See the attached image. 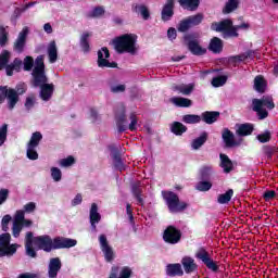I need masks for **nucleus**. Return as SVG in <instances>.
Returning a JSON list of instances; mask_svg holds the SVG:
<instances>
[{"instance_id":"nucleus-17","label":"nucleus","mask_w":278,"mask_h":278,"mask_svg":"<svg viewBox=\"0 0 278 278\" xmlns=\"http://www.w3.org/2000/svg\"><path fill=\"white\" fill-rule=\"evenodd\" d=\"M109 278H131V267L113 265Z\"/></svg>"},{"instance_id":"nucleus-42","label":"nucleus","mask_w":278,"mask_h":278,"mask_svg":"<svg viewBox=\"0 0 278 278\" xmlns=\"http://www.w3.org/2000/svg\"><path fill=\"white\" fill-rule=\"evenodd\" d=\"M12 58V53L8 50H3L0 53V71L5 68V72L8 73V62H10V59Z\"/></svg>"},{"instance_id":"nucleus-26","label":"nucleus","mask_w":278,"mask_h":278,"mask_svg":"<svg viewBox=\"0 0 278 278\" xmlns=\"http://www.w3.org/2000/svg\"><path fill=\"white\" fill-rule=\"evenodd\" d=\"M25 249L28 257H36V250H34V232L31 231L26 232Z\"/></svg>"},{"instance_id":"nucleus-14","label":"nucleus","mask_w":278,"mask_h":278,"mask_svg":"<svg viewBox=\"0 0 278 278\" xmlns=\"http://www.w3.org/2000/svg\"><path fill=\"white\" fill-rule=\"evenodd\" d=\"M33 242L35 247L41 249V251H46L47 253H51L53 251V239H51L48 235L33 237Z\"/></svg>"},{"instance_id":"nucleus-2","label":"nucleus","mask_w":278,"mask_h":278,"mask_svg":"<svg viewBox=\"0 0 278 278\" xmlns=\"http://www.w3.org/2000/svg\"><path fill=\"white\" fill-rule=\"evenodd\" d=\"M36 212V203L28 202L23 206V210H17L13 216L12 236L18 238L23 229L34 227V220L25 218V214H34Z\"/></svg>"},{"instance_id":"nucleus-1","label":"nucleus","mask_w":278,"mask_h":278,"mask_svg":"<svg viewBox=\"0 0 278 278\" xmlns=\"http://www.w3.org/2000/svg\"><path fill=\"white\" fill-rule=\"evenodd\" d=\"M33 86L40 88L39 97L43 101H51L53 92L55 91V85L48 84L49 78L45 73V55H39L35 60V67L31 73Z\"/></svg>"},{"instance_id":"nucleus-15","label":"nucleus","mask_w":278,"mask_h":278,"mask_svg":"<svg viewBox=\"0 0 278 278\" xmlns=\"http://www.w3.org/2000/svg\"><path fill=\"white\" fill-rule=\"evenodd\" d=\"M77 247V240L64 237H56L52 239V251H58L60 249H73Z\"/></svg>"},{"instance_id":"nucleus-58","label":"nucleus","mask_w":278,"mask_h":278,"mask_svg":"<svg viewBox=\"0 0 278 278\" xmlns=\"http://www.w3.org/2000/svg\"><path fill=\"white\" fill-rule=\"evenodd\" d=\"M126 89H127V87L125 85H123V84L111 86V92H113L114 94H118L121 92H125Z\"/></svg>"},{"instance_id":"nucleus-33","label":"nucleus","mask_w":278,"mask_h":278,"mask_svg":"<svg viewBox=\"0 0 278 278\" xmlns=\"http://www.w3.org/2000/svg\"><path fill=\"white\" fill-rule=\"evenodd\" d=\"M188 49L189 51H191L193 55H204V53L207 52L205 48H201V46L199 45V41L197 40H190L188 42Z\"/></svg>"},{"instance_id":"nucleus-47","label":"nucleus","mask_w":278,"mask_h":278,"mask_svg":"<svg viewBox=\"0 0 278 278\" xmlns=\"http://www.w3.org/2000/svg\"><path fill=\"white\" fill-rule=\"evenodd\" d=\"M200 175L203 179H211L214 175V167L205 165L200 169Z\"/></svg>"},{"instance_id":"nucleus-40","label":"nucleus","mask_w":278,"mask_h":278,"mask_svg":"<svg viewBox=\"0 0 278 278\" xmlns=\"http://www.w3.org/2000/svg\"><path fill=\"white\" fill-rule=\"evenodd\" d=\"M21 66H23V61L21 59H15L13 63L7 66V75L12 77V75H14V71H21Z\"/></svg>"},{"instance_id":"nucleus-43","label":"nucleus","mask_w":278,"mask_h":278,"mask_svg":"<svg viewBox=\"0 0 278 278\" xmlns=\"http://www.w3.org/2000/svg\"><path fill=\"white\" fill-rule=\"evenodd\" d=\"M136 14L142 16L143 21H149L151 14L149 13V9L144 4H137L134 8Z\"/></svg>"},{"instance_id":"nucleus-32","label":"nucleus","mask_w":278,"mask_h":278,"mask_svg":"<svg viewBox=\"0 0 278 278\" xmlns=\"http://www.w3.org/2000/svg\"><path fill=\"white\" fill-rule=\"evenodd\" d=\"M169 101L176 108H191L192 106V100H190L188 98L173 97L169 99Z\"/></svg>"},{"instance_id":"nucleus-31","label":"nucleus","mask_w":278,"mask_h":278,"mask_svg":"<svg viewBox=\"0 0 278 278\" xmlns=\"http://www.w3.org/2000/svg\"><path fill=\"white\" fill-rule=\"evenodd\" d=\"M92 36V34L85 31L80 35V39H79V45H80V49L81 51H84V53H88L90 51V37Z\"/></svg>"},{"instance_id":"nucleus-12","label":"nucleus","mask_w":278,"mask_h":278,"mask_svg":"<svg viewBox=\"0 0 278 278\" xmlns=\"http://www.w3.org/2000/svg\"><path fill=\"white\" fill-rule=\"evenodd\" d=\"M163 240L166 244H179L181 242V230L175 226H168L163 232Z\"/></svg>"},{"instance_id":"nucleus-48","label":"nucleus","mask_w":278,"mask_h":278,"mask_svg":"<svg viewBox=\"0 0 278 278\" xmlns=\"http://www.w3.org/2000/svg\"><path fill=\"white\" fill-rule=\"evenodd\" d=\"M191 27H195L197 25H201V23H203V14L202 13H198L195 15H191L189 17H187Z\"/></svg>"},{"instance_id":"nucleus-61","label":"nucleus","mask_w":278,"mask_h":278,"mask_svg":"<svg viewBox=\"0 0 278 278\" xmlns=\"http://www.w3.org/2000/svg\"><path fill=\"white\" fill-rule=\"evenodd\" d=\"M103 14H105V10L102 7H97L91 11L93 18H99V16H103Z\"/></svg>"},{"instance_id":"nucleus-59","label":"nucleus","mask_w":278,"mask_h":278,"mask_svg":"<svg viewBox=\"0 0 278 278\" xmlns=\"http://www.w3.org/2000/svg\"><path fill=\"white\" fill-rule=\"evenodd\" d=\"M189 27H192L188 17L181 21L178 25V31H188Z\"/></svg>"},{"instance_id":"nucleus-38","label":"nucleus","mask_w":278,"mask_h":278,"mask_svg":"<svg viewBox=\"0 0 278 278\" xmlns=\"http://www.w3.org/2000/svg\"><path fill=\"white\" fill-rule=\"evenodd\" d=\"M170 131L175 134V136H184V134L188 131V127L180 122H174L170 124Z\"/></svg>"},{"instance_id":"nucleus-20","label":"nucleus","mask_w":278,"mask_h":278,"mask_svg":"<svg viewBox=\"0 0 278 278\" xmlns=\"http://www.w3.org/2000/svg\"><path fill=\"white\" fill-rule=\"evenodd\" d=\"M109 151L111 152L114 168H116V170H125V163H123V159H121V153L118 149H116V146H109Z\"/></svg>"},{"instance_id":"nucleus-46","label":"nucleus","mask_w":278,"mask_h":278,"mask_svg":"<svg viewBox=\"0 0 278 278\" xmlns=\"http://www.w3.org/2000/svg\"><path fill=\"white\" fill-rule=\"evenodd\" d=\"M50 177L52 181H54L55 184H60V181H62V169H60L59 167H51Z\"/></svg>"},{"instance_id":"nucleus-5","label":"nucleus","mask_w":278,"mask_h":278,"mask_svg":"<svg viewBox=\"0 0 278 278\" xmlns=\"http://www.w3.org/2000/svg\"><path fill=\"white\" fill-rule=\"evenodd\" d=\"M138 36L134 34H126L113 41L114 49L117 53H130V55H136L138 51Z\"/></svg>"},{"instance_id":"nucleus-62","label":"nucleus","mask_w":278,"mask_h":278,"mask_svg":"<svg viewBox=\"0 0 278 278\" xmlns=\"http://www.w3.org/2000/svg\"><path fill=\"white\" fill-rule=\"evenodd\" d=\"M34 105H36V97L29 96L28 98H26V102H25L26 110L28 111L31 110Z\"/></svg>"},{"instance_id":"nucleus-45","label":"nucleus","mask_w":278,"mask_h":278,"mask_svg":"<svg viewBox=\"0 0 278 278\" xmlns=\"http://www.w3.org/2000/svg\"><path fill=\"white\" fill-rule=\"evenodd\" d=\"M231 197H233V190L229 189L225 193L218 195L217 203H219L220 205H225L229 203V201H231Z\"/></svg>"},{"instance_id":"nucleus-8","label":"nucleus","mask_w":278,"mask_h":278,"mask_svg":"<svg viewBox=\"0 0 278 278\" xmlns=\"http://www.w3.org/2000/svg\"><path fill=\"white\" fill-rule=\"evenodd\" d=\"M25 89L17 88V90L8 88V87H0V103H3L5 99L9 101V109L14 110L16 103H18V94H23Z\"/></svg>"},{"instance_id":"nucleus-53","label":"nucleus","mask_w":278,"mask_h":278,"mask_svg":"<svg viewBox=\"0 0 278 278\" xmlns=\"http://www.w3.org/2000/svg\"><path fill=\"white\" fill-rule=\"evenodd\" d=\"M195 189L199 190V192H207L208 190H212V182L200 181L197 184Z\"/></svg>"},{"instance_id":"nucleus-9","label":"nucleus","mask_w":278,"mask_h":278,"mask_svg":"<svg viewBox=\"0 0 278 278\" xmlns=\"http://www.w3.org/2000/svg\"><path fill=\"white\" fill-rule=\"evenodd\" d=\"M42 142V132L36 131L30 136L29 141L26 144V157L33 162L38 160V147Z\"/></svg>"},{"instance_id":"nucleus-55","label":"nucleus","mask_w":278,"mask_h":278,"mask_svg":"<svg viewBox=\"0 0 278 278\" xmlns=\"http://www.w3.org/2000/svg\"><path fill=\"white\" fill-rule=\"evenodd\" d=\"M24 64V71H34L36 68V63H34V58L31 56H26L23 61Z\"/></svg>"},{"instance_id":"nucleus-64","label":"nucleus","mask_w":278,"mask_h":278,"mask_svg":"<svg viewBox=\"0 0 278 278\" xmlns=\"http://www.w3.org/2000/svg\"><path fill=\"white\" fill-rule=\"evenodd\" d=\"M10 191L8 189H0V205H3L8 201Z\"/></svg>"},{"instance_id":"nucleus-28","label":"nucleus","mask_w":278,"mask_h":278,"mask_svg":"<svg viewBox=\"0 0 278 278\" xmlns=\"http://www.w3.org/2000/svg\"><path fill=\"white\" fill-rule=\"evenodd\" d=\"M131 192L137 199L138 205H144V199L142 198V182L137 181L131 185Z\"/></svg>"},{"instance_id":"nucleus-49","label":"nucleus","mask_w":278,"mask_h":278,"mask_svg":"<svg viewBox=\"0 0 278 278\" xmlns=\"http://www.w3.org/2000/svg\"><path fill=\"white\" fill-rule=\"evenodd\" d=\"M239 3L240 2L238 0H229L224 9V14H230L233 10H238Z\"/></svg>"},{"instance_id":"nucleus-37","label":"nucleus","mask_w":278,"mask_h":278,"mask_svg":"<svg viewBox=\"0 0 278 278\" xmlns=\"http://www.w3.org/2000/svg\"><path fill=\"white\" fill-rule=\"evenodd\" d=\"M208 50H211L212 53H220L223 51V40L218 37L211 39Z\"/></svg>"},{"instance_id":"nucleus-39","label":"nucleus","mask_w":278,"mask_h":278,"mask_svg":"<svg viewBox=\"0 0 278 278\" xmlns=\"http://www.w3.org/2000/svg\"><path fill=\"white\" fill-rule=\"evenodd\" d=\"M266 79H264L262 75L254 78V90H256V92H260L261 94L266 92Z\"/></svg>"},{"instance_id":"nucleus-11","label":"nucleus","mask_w":278,"mask_h":278,"mask_svg":"<svg viewBox=\"0 0 278 278\" xmlns=\"http://www.w3.org/2000/svg\"><path fill=\"white\" fill-rule=\"evenodd\" d=\"M98 242L101 253L104 257V262H108V264H112V262L116 260V252L114 251V248L110 244L108 236H105V233L99 235Z\"/></svg>"},{"instance_id":"nucleus-16","label":"nucleus","mask_w":278,"mask_h":278,"mask_svg":"<svg viewBox=\"0 0 278 278\" xmlns=\"http://www.w3.org/2000/svg\"><path fill=\"white\" fill-rule=\"evenodd\" d=\"M29 29L27 27L23 28L14 41L13 49L16 53H23L25 51V45H27V35Z\"/></svg>"},{"instance_id":"nucleus-10","label":"nucleus","mask_w":278,"mask_h":278,"mask_svg":"<svg viewBox=\"0 0 278 278\" xmlns=\"http://www.w3.org/2000/svg\"><path fill=\"white\" fill-rule=\"evenodd\" d=\"M12 236L8 232L0 235V257H12L18 249V244L12 243Z\"/></svg>"},{"instance_id":"nucleus-3","label":"nucleus","mask_w":278,"mask_h":278,"mask_svg":"<svg viewBox=\"0 0 278 278\" xmlns=\"http://www.w3.org/2000/svg\"><path fill=\"white\" fill-rule=\"evenodd\" d=\"M128 118L129 123L127 122V109L123 104H119L115 111V123L119 134L127 131V129H129V131H137L138 127H140L136 113H130Z\"/></svg>"},{"instance_id":"nucleus-24","label":"nucleus","mask_w":278,"mask_h":278,"mask_svg":"<svg viewBox=\"0 0 278 278\" xmlns=\"http://www.w3.org/2000/svg\"><path fill=\"white\" fill-rule=\"evenodd\" d=\"M172 90L174 92H178V94H184L185 97H190L192 92H194V83L190 84H180V85H173Z\"/></svg>"},{"instance_id":"nucleus-63","label":"nucleus","mask_w":278,"mask_h":278,"mask_svg":"<svg viewBox=\"0 0 278 278\" xmlns=\"http://www.w3.org/2000/svg\"><path fill=\"white\" fill-rule=\"evenodd\" d=\"M11 220H12V215H4L2 217L1 225L4 231H8V225H10Z\"/></svg>"},{"instance_id":"nucleus-30","label":"nucleus","mask_w":278,"mask_h":278,"mask_svg":"<svg viewBox=\"0 0 278 278\" xmlns=\"http://www.w3.org/2000/svg\"><path fill=\"white\" fill-rule=\"evenodd\" d=\"M220 160V168H223L224 173L229 174L231 170H233V162L229 160V156L227 154H219Z\"/></svg>"},{"instance_id":"nucleus-18","label":"nucleus","mask_w":278,"mask_h":278,"mask_svg":"<svg viewBox=\"0 0 278 278\" xmlns=\"http://www.w3.org/2000/svg\"><path fill=\"white\" fill-rule=\"evenodd\" d=\"M62 270V260L60 257H52L48 263V277L58 278V273Z\"/></svg>"},{"instance_id":"nucleus-22","label":"nucleus","mask_w":278,"mask_h":278,"mask_svg":"<svg viewBox=\"0 0 278 278\" xmlns=\"http://www.w3.org/2000/svg\"><path fill=\"white\" fill-rule=\"evenodd\" d=\"M89 218H90L91 229H93V231H97V225L101 223V214L99 213V206L97 205V203L91 204Z\"/></svg>"},{"instance_id":"nucleus-50","label":"nucleus","mask_w":278,"mask_h":278,"mask_svg":"<svg viewBox=\"0 0 278 278\" xmlns=\"http://www.w3.org/2000/svg\"><path fill=\"white\" fill-rule=\"evenodd\" d=\"M213 88H220L227 84V76H218L211 81Z\"/></svg>"},{"instance_id":"nucleus-52","label":"nucleus","mask_w":278,"mask_h":278,"mask_svg":"<svg viewBox=\"0 0 278 278\" xmlns=\"http://www.w3.org/2000/svg\"><path fill=\"white\" fill-rule=\"evenodd\" d=\"M73 164H75V157L73 156H67L59 161V166H61V168H68L73 166Z\"/></svg>"},{"instance_id":"nucleus-36","label":"nucleus","mask_w":278,"mask_h":278,"mask_svg":"<svg viewBox=\"0 0 278 278\" xmlns=\"http://www.w3.org/2000/svg\"><path fill=\"white\" fill-rule=\"evenodd\" d=\"M178 3L184 8V10H190L194 12L201 3V0H178Z\"/></svg>"},{"instance_id":"nucleus-34","label":"nucleus","mask_w":278,"mask_h":278,"mask_svg":"<svg viewBox=\"0 0 278 278\" xmlns=\"http://www.w3.org/2000/svg\"><path fill=\"white\" fill-rule=\"evenodd\" d=\"M207 142V132L203 131L198 138L193 139L191 142L192 151H199L203 144Z\"/></svg>"},{"instance_id":"nucleus-60","label":"nucleus","mask_w":278,"mask_h":278,"mask_svg":"<svg viewBox=\"0 0 278 278\" xmlns=\"http://www.w3.org/2000/svg\"><path fill=\"white\" fill-rule=\"evenodd\" d=\"M7 42H8V33L5 31V28L0 26V47H5Z\"/></svg>"},{"instance_id":"nucleus-27","label":"nucleus","mask_w":278,"mask_h":278,"mask_svg":"<svg viewBox=\"0 0 278 278\" xmlns=\"http://www.w3.org/2000/svg\"><path fill=\"white\" fill-rule=\"evenodd\" d=\"M219 116H220V113L217 111H205L200 115V118L206 125H214V123L218 121Z\"/></svg>"},{"instance_id":"nucleus-35","label":"nucleus","mask_w":278,"mask_h":278,"mask_svg":"<svg viewBox=\"0 0 278 278\" xmlns=\"http://www.w3.org/2000/svg\"><path fill=\"white\" fill-rule=\"evenodd\" d=\"M47 51L50 64H55V62H58V46L55 45V41L49 43Z\"/></svg>"},{"instance_id":"nucleus-25","label":"nucleus","mask_w":278,"mask_h":278,"mask_svg":"<svg viewBox=\"0 0 278 278\" xmlns=\"http://www.w3.org/2000/svg\"><path fill=\"white\" fill-rule=\"evenodd\" d=\"M174 8H175V0H167V2L164 4L163 10L161 12L162 21L166 23L167 21H170V18H173V14H175V12L173 11Z\"/></svg>"},{"instance_id":"nucleus-7","label":"nucleus","mask_w":278,"mask_h":278,"mask_svg":"<svg viewBox=\"0 0 278 278\" xmlns=\"http://www.w3.org/2000/svg\"><path fill=\"white\" fill-rule=\"evenodd\" d=\"M268 110H273L275 108V102H273L271 97H263L262 99H253L252 100V110L256 112L260 121H264V118H268Z\"/></svg>"},{"instance_id":"nucleus-23","label":"nucleus","mask_w":278,"mask_h":278,"mask_svg":"<svg viewBox=\"0 0 278 278\" xmlns=\"http://www.w3.org/2000/svg\"><path fill=\"white\" fill-rule=\"evenodd\" d=\"M223 141L225 142L226 147H240L241 141H236V135L229 130V128H225L222 132Z\"/></svg>"},{"instance_id":"nucleus-41","label":"nucleus","mask_w":278,"mask_h":278,"mask_svg":"<svg viewBox=\"0 0 278 278\" xmlns=\"http://www.w3.org/2000/svg\"><path fill=\"white\" fill-rule=\"evenodd\" d=\"M253 134L252 124H240L237 125V135L238 136H251Z\"/></svg>"},{"instance_id":"nucleus-4","label":"nucleus","mask_w":278,"mask_h":278,"mask_svg":"<svg viewBox=\"0 0 278 278\" xmlns=\"http://www.w3.org/2000/svg\"><path fill=\"white\" fill-rule=\"evenodd\" d=\"M249 24L243 23L241 25L233 26L231 20H224L222 22H215L211 25L213 31H219L223 34V38H238L239 29H249Z\"/></svg>"},{"instance_id":"nucleus-51","label":"nucleus","mask_w":278,"mask_h":278,"mask_svg":"<svg viewBox=\"0 0 278 278\" xmlns=\"http://www.w3.org/2000/svg\"><path fill=\"white\" fill-rule=\"evenodd\" d=\"M255 58V52L253 51H248L244 52L243 54H239L235 56L236 62H247V60H253Z\"/></svg>"},{"instance_id":"nucleus-13","label":"nucleus","mask_w":278,"mask_h":278,"mask_svg":"<svg viewBox=\"0 0 278 278\" xmlns=\"http://www.w3.org/2000/svg\"><path fill=\"white\" fill-rule=\"evenodd\" d=\"M110 50L106 47L101 48L98 51V66L99 68H116V62H110Z\"/></svg>"},{"instance_id":"nucleus-19","label":"nucleus","mask_w":278,"mask_h":278,"mask_svg":"<svg viewBox=\"0 0 278 278\" xmlns=\"http://www.w3.org/2000/svg\"><path fill=\"white\" fill-rule=\"evenodd\" d=\"M195 257L198 260H201V262H203V264H205V266H207L210 268V270L216 271L218 270V266L216 265V263L210 257V254L205 251V250H199L195 253Z\"/></svg>"},{"instance_id":"nucleus-6","label":"nucleus","mask_w":278,"mask_h":278,"mask_svg":"<svg viewBox=\"0 0 278 278\" xmlns=\"http://www.w3.org/2000/svg\"><path fill=\"white\" fill-rule=\"evenodd\" d=\"M162 195L170 214H179L188 208V203L179 201L177 193L173 191H163Z\"/></svg>"},{"instance_id":"nucleus-54","label":"nucleus","mask_w":278,"mask_h":278,"mask_svg":"<svg viewBox=\"0 0 278 278\" xmlns=\"http://www.w3.org/2000/svg\"><path fill=\"white\" fill-rule=\"evenodd\" d=\"M5 140H8V124H3L0 127V147L5 144Z\"/></svg>"},{"instance_id":"nucleus-44","label":"nucleus","mask_w":278,"mask_h":278,"mask_svg":"<svg viewBox=\"0 0 278 278\" xmlns=\"http://www.w3.org/2000/svg\"><path fill=\"white\" fill-rule=\"evenodd\" d=\"M182 122L187 125H197L201 123V116L194 114H187L182 116Z\"/></svg>"},{"instance_id":"nucleus-21","label":"nucleus","mask_w":278,"mask_h":278,"mask_svg":"<svg viewBox=\"0 0 278 278\" xmlns=\"http://www.w3.org/2000/svg\"><path fill=\"white\" fill-rule=\"evenodd\" d=\"M181 266L186 275H192V273H197V270H199V265L194 262V258L190 256H184L181 258Z\"/></svg>"},{"instance_id":"nucleus-57","label":"nucleus","mask_w":278,"mask_h":278,"mask_svg":"<svg viewBox=\"0 0 278 278\" xmlns=\"http://www.w3.org/2000/svg\"><path fill=\"white\" fill-rule=\"evenodd\" d=\"M270 131L268 130H265L264 132L257 135V140L261 141L262 143H265V142H269L270 141Z\"/></svg>"},{"instance_id":"nucleus-29","label":"nucleus","mask_w":278,"mask_h":278,"mask_svg":"<svg viewBox=\"0 0 278 278\" xmlns=\"http://www.w3.org/2000/svg\"><path fill=\"white\" fill-rule=\"evenodd\" d=\"M166 274L168 277H184V268H181V264H169L166 266Z\"/></svg>"},{"instance_id":"nucleus-56","label":"nucleus","mask_w":278,"mask_h":278,"mask_svg":"<svg viewBox=\"0 0 278 278\" xmlns=\"http://www.w3.org/2000/svg\"><path fill=\"white\" fill-rule=\"evenodd\" d=\"M89 118L94 125H99V123H101V115H99V113L94 109H91L89 111Z\"/></svg>"}]
</instances>
